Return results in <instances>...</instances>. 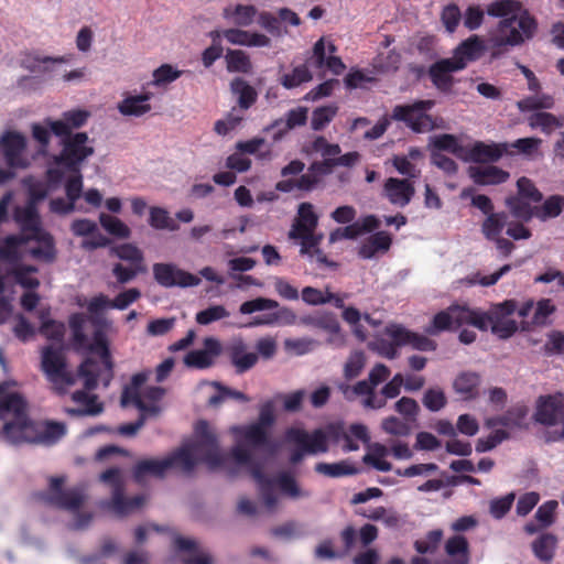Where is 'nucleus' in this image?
I'll return each mask as SVG.
<instances>
[{"label":"nucleus","instance_id":"obj_1","mask_svg":"<svg viewBox=\"0 0 564 564\" xmlns=\"http://www.w3.org/2000/svg\"><path fill=\"white\" fill-rule=\"evenodd\" d=\"M37 317L41 321L39 332L54 344L45 346L41 350V369L52 384L56 393L63 395L69 393L76 387L79 379L83 380L85 390H76L70 393L76 408H66L70 415H97L102 412V404L98 402L94 390L101 381L108 386L112 378V362L108 349V341L104 328H110L111 322L104 319L90 338L84 333L88 318L84 314H74L69 318V327L73 333V345L79 351H88L99 357V361L87 358L74 375L67 369L64 351L61 346L64 337V324L51 319L48 308H40Z\"/></svg>","mask_w":564,"mask_h":564},{"label":"nucleus","instance_id":"obj_2","mask_svg":"<svg viewBox=\"0 0 564 564\" xmlns=\"http://www.w3.org/2000/svg\"><path fill=\"white\" fill-rule=\"evenodd\" d=\"M273 422L274 406L272 402H268L262 405L257 422L231 426L229 431L235 445L228 455L220 448L215 430L207 422L200 421L195 425L193 437L178 451L164 458L139 462L134 467V478L142 481L148 475L160 477L171 468L191 471L198 463H203L213 470L232 473L231 465L246 468L262 482L258 471V458H261L262 452L268 453V458L275 452V446L269 438ZM261 485L265 489V484Z\"/></svg>","mask_w":564,"mask_h":564},{"label":"nucleus","instance_id":"obj_3","mask_svg":"<svg viewBox=\"0 0 564 564\" xmlns=\"http://www.w3.org/2000/svg\"><path fill=\"white\" fill-rule=\"evenodd\" d=\"M0 420L4 422V434L11 444H54L61 440L66 427L57 422L34 423L28 415V404L18 391V382L0 383Z\"/></svg>","mask_w":564,"mask_h":564},{"label":"nucleus","instance_id":"obj_4","mask_svg":"<svg viewBox=\"0 0 564 564\" xmlns=\"http://www.w3.org/2000/svg\"><path fill=\"white\" fill-rule=\"evenodd\" d=\"M58 138L61 150L46 162L45 181L26 178L25 186L34 200H41L59 188L63 180L82 174V166L94 155V140L85 132H75Z\"/></svg>","mask_w":564,"mask_h":564},{"label":"nucleus","instance_id":"obj_5","mask_svg":"<svg viewBox=\"0 0 564 564\" xmlns=\"http://www.w3.org/2000/svg\"><path fill=\"white\" fill-rule=\"evenodd\" d=\"M26 206L18 207L14 213L15 221L21 228L19 236H9L0 241V260L12 261L29 254L35 260L53 262L56 258V248L53 237L46 232L40 223L34 200Z\"/></svg>","mask_w":564,"mask_h":564},{"label":"nucleus","instance_id":"obj_6","mask_svg":"<svg viewBox=\"0 0 564 564\" xmlns=\"http://www.w3.org/2000/svg\"><path fill=\"white\" fill-rule=\"evenodd\" d=\"M370 436L366 425L355 423L348 430L340 425L328 424L326 426L307 432L301 427H291L285 433V442L293 448L290 460L296 464L306 455H318L328 452L329 443L343 442L344 452L359 449V443H369Z\"/></svg>","mask_w":564,"mask_h":564},{"label":"nucleus","instance_id":"obj_7","mask_svg":"<svg viewBox=\"0 0 564 564\" xmlns=\"http://www.w3.org/2000/svg\"><path fill=\"white\" fill-rule=\"evenodd\" d=\"M487 13L502 18L489 37L492 47L516 46L533 35L535 22L518 0L495 1L488 6Z\"/></svg>","mask_w":564,"mask_h":564},{"label":"nucleus","instance_id":"obj_8","mask_svg":"<svg viewBox=\"0 0 564 564\" xmlns=\"http://www.w3.org/2000/svg\"><path fill=\"white\" fill-rule=\"evenodd\" d=\"M145 373L133 376L131 383L124 389L121 397L123 406L134 405L141 413L140 419L135 423L124 424L119 427L122 435H134L144 424L148 417L156 416L161 406L159 401L163 397V389L159 387H145Z\"/></svg>","mask_w":564,"mask_h":564},{"label":"nucleus","instance_id":"obj_9","mask_svg":"<svg viewBox=\"0 0 564 564\" xmlns=\"http://www.w3.org/2000/svg\"><path fill=\"white\" fill-rule=\"evenodd\" d=\"M65 476L50 478L46 500L51 505L72 514L70 528L75 530L85 529L93 520V514L89 511L83 510L87 500L86 491L80 486L65 488Z\"/></svg>","mask_w":564,"mask_h":564},{"label":"nucleus","instance_id":"obj_10","mask_svg":"<svg viewBox=\"0 0 564 564\" xmlns=\"http://www.w3.org/2000/svg\"><path fill=\"white\" fill-rule=\"evenodd\" d=\"M410 345L421 351H433L436 349V343L424 335L409 332L402 325L388 324L383 330L376 335V338L369 343V348L380 356L394 359L398 356V347Z\"/></svg>","mask_w":564,"mask_h":564},{"label":"nucleus","instance_id":"obj_11","mask_svg":"<svg viewBox=\"0 0 564 564\" xmlns=\"http://www.w3.org/2000/svg\"><path fill=\"white\" fill-rule=\"evenodd\" d=\"M317 221L318 217L314 212L313 205L310 203L300 204L297 217L289 232V238L300 241V252L302 256H306L311 260L323 262L325 257L318 247L323 239V235H317L315 232Z\"/></svg>","mask_w":564,"mask_h":564},{"label":"nucleus","instance_id":"obj_12","mask_svg":"<svg viewBox=\"0 0 564 564\" xmlns=\"http://www.w3.org/2000/svg\"><path fill=\"white\" fill-rule=\"evenodd\" d=\"M517 310L512 300L492 305L487 312L474 310L473 326L480 330L490 329L501 339L511 337L518 329V323L513 318Z\"/></svg>","mask_w":564,"mask_h":564},{"label":"nucleus","instance_id":"obj_13","mask_svg":"<svg viewBox=\"0 0 564 564\" xmlns=\"http://www.w3.org/2000/svg\"><path fill=\"white\" fill-rule=\"evenodd\" d=\"M256 312L264 313L254 316L251 322L247 324L248 327L286 326L294 325L297 322V316L291 308L280 306V304L272 299L257 297L246 301L239 306V313L242 315H251Z\"/></svg>","mask_w":564,"mask_h":564},{"label":"nucleus","instance_id":"obj_14","mask_svg":"<svg viewBox=\"0 0 564 564\" xmlns=\"http://www.w3.org/2000/svg\"><path fill=\"white\" fill-rule=\"evenodd\" d=\"M100 480L111 490V498L100 502V507L116 516L123 517L141 508L147 497L138 495L133 498L123 496L124 475L119 468H109L100 475Z\"/></svg>","mask_w":564,"mask_h":564},{"label":"nucleus","instance_id":"obj_15","mask_svg":"<svg viewBox=\"0 0 564 564\" xmlns=\"http://www.w3.org/2000/svg\"><path fill=\"white\" fill-rule=\"evenodd\" d=\"M265 465V460L258 458V471L261 477L262 484H265V489L262 488L260 480L252 474L256 479L260 494L262 496L263 502L269 510H273L278 505V497L274 494L275 487L280 489V491L293 499H304L311 496V492L300 486V484L295 480V478L286 473L280 474L274 479L265 478L262 475V468Z\"/></svg>","mask_w":564,"mask_h":564},{"label":"nucleus","instance_id":"obj_16","mask_svg":"<svg viewBox=\"0 0 564 564\" xmlns=\"http://www.w3.org/2000/svg\"><path fill=\"white\" fill-rule=\"evenodd\" d=\"M534 419L542 425L557 427L549 437L550 441L564 438V394L541 395L536 400Z\"/></svg>","mask_w":564,"mask_h":564},{"label":"nucleus","instance_id":"obj_17","mask_svg":"<svg viewBox=\"0 0 564 564\" xmlns=\"http://www.w3.org/2000/svg\"><path fill=\"white\" fill-rule=\"evenodd\" d=\"M0 153L7 165L12 169H26L36 156L28 150L26 137L15 130L4 131L0 135Z\"/></svg>","mask_w":564,"mask_h":564},{"label":"nucleus","instance_id":"obj_18","mask_svg":"<svg viewBox=\"0 0 564 564\" xmlns=\"http://www.w3.org/2000/svg\"><path fill=\"white\" fill-rule=\"evenodd\" d=\"M433 106V100H419L410 105H398L393 108L392 118L403 121L414 132H429L436 128L435 120L427 115V111Z\"/></svg>","mask_w":564,"mask_h":564},{"label":"nucleus","instance_id":"obj_19","mask_svg":"<svg viewBox=\"0 0 564 564\" xmlns=\"http://www.w3.org/2000/svg\"><path fill=\"white\" fill-rule=\"evenodd\" d=\"M517 187L518 196L507 198L506 205L514 217L528 221L534 214L531 203L540 202L542 195L527 177H520L517 182Z\"/></svg>","mask_w":564,"mask_h":564},{"label":"nucleus","instance_id":"obj_20","mask_svg":"<svg viewBox=\"0 0 564 564\" xmlns=\"http://www.w3.org/2000/svg\"><path fill=\"white\" fill-rule=\"evenodd\" d=\"M473 316L474 308L466 305H452L433 317L432 323L426 327V333L437 335L444 330L473 325Z\"/></svg>","mask_w":564,"mask_h":564},{"label":"nucleus","instance_id":"obj_21","mask_svg":"<svg viewBox=\"0 0 564 564\" xmlns=\"http://www.w3.org/2000/svg\"><path fill=\"white\" fill-rule=\"evenodd\" d=\"M17 261H6V268L0 264V293L11 283H15L25 290H35L40 286L37 269Z\"/></svg>","mask_w":564,"mask_h":564},{"label":"nucleus","instance_id":"obj_22","mask_svg":"<svg viewBox=\"0 0 564 564\" xmlns=\"http://www.w3.org/2000/svg\"><path fill=\"white\" fill-rule=\"evenodd\" d=\"M152 270L154 280L164 288H191L200 283L197 275L178 268L174 263H155Z\"/></svg>","mask_w":564,"mask_h":564},{"label":"nucleus","instance_id":"obj_23","mask_svg":"<svg viewBox=\"0 0 564 564\" xmlns=\"http://www.w3.org/2000/svg\"><path fill=\"white\" fill-rule=\"evenodd\" d=\"M66 198H55L50 202L51 212L59 215H67L75 210L84 212L80 204L83 189V175L68 176L63 180Z\"/></svg>","mask_w":564,"mask_h":564},{"label":"nucleus","instance_id":"obj_24","mask_svg":"<svg viewBox=\"0 0 564 564\" xmlns=\"http://www.w3.org/2000/svg\"><path fill=\"white\" fill-rule=\"evenodd\" d=\"M70 61L68 56H45L40 54H30L25 56L22 64L25 69L31 73L39 74L50 79H57L61 77L63 65Z\"/></svg>","mask_w":564,"mask_h":564},{"label":"nucleus","instance_id":"obj_25","mask_svg":"<svg viewBox=\"0 0 564 564\" xmlns=\"http://www.w3.org/2000/svg\"><path fill=\"white\" fill-rule=\"evenodd\" d=\"M301 324L318 328L327 334L326 343L334 348H341L346 345V335L341 330L337 318L332 314H318L304 316Z\"/></svg>","mask_w":564,"mask_h":564},{"label":"nucleus","instance_id":"obj_26","mask_svg":"<svg viewBox=\"0 0 564 564\" xmlns=\"http://www.w3.org/2000/svg\"><path fill=\"white\" fill-rule=\"evenodd\" d=\"M507 226V215L505 213H495L488 215L481 224V232L484 237L496 245L497 250L509 256L514 246L511 241L502 237V232Z\"/></svg>","mask_w":564,"mask_h":564},{"label":"nucleus","instance_id":"obj_27","mask_svg":"<svg viewBox=\"0 0 564 564\" xmlns=\"http://www.w3.org/2000/svg\"><path fill=\"white\" fill-rule=\"evenodd\" d=\"M339 390L349 401L360 398L361 404L367 409H381L384 406V399L376 393V388L368 379L360 380L354 386L341 383L339 384Z\"/></svg>","mask_w":564,"mask_h":564},{"label":"nucleus","instance_id":"obj_28","mask_svg":"<svg viewBox=\"0 0 564 564\" xmlns=\"http://www.w3.org/2000/svg\"><path fill=\"white\" fill-rule=\"evenodd\" d=\"M336 46L333 42L319 39L313 48L312 63L317 68H327L334 75H340L346 66L340 57L335 56Z\"/></svg>","mask_w":564,"mask_h":564},{"label":"nucleus","instance_id":"obj_29","mask_svg":"<svg viewBox=\"0 0 564 564\" xmlns=\"http://www.w3.org/2000/svg\"><path fill=\"white\" fill-rule=\"evenodd\" d=\"M74 236L82 237V248L94 250L108 245V239L101 234L96 221L87 218L75 219L70 225Z\"/></svg>","mask_w":564,"mask_h":564},{"label":"nucleus","instance_id":"obj_30","mask_svg":"<svg viewBox=\"0 0 564 564\" xmlns=\"http://www.w3.org/2000/svg\"><path fill=\"white\" fill-rule=\"evenodd\" d=\"M177 556L184 564H214L212 555L195 540L177 536L174 540Z\"/></svg>","mask_w":564,"mask_h":564},{"label":"nucleus","instance_id":"obj_31","mask_svg":"<svg viewBox=\"0 0 564 564\" xmlns=\"http://www.w3.org/2000/svg\"><path fill=\"white\" fill-rule=\"evenodd\" d=\"M224 39L238 46L269 47L271 45V39L267 34L240 28L226 29Z\"/></svg>","mask_w":564,"mask_h":564},{"label":"nucleus","instance_id":"obj_32","mask_svg":"<svg viewBox=\"0 0 564 564\" xmlns=\"http://www.w3.org/2000/svg\"><path fill=\"white\" fill-rule=\"evenodd\" d=\"M152 93L126 94L122 100L117 105L118 111L124 117H141L152 110L150 100Z\"/></svg>","mask_w":564,"mask_h":564},{"label":"nucleus","instance_id":"obj_33","mask_svg":"<svg viewBox=\"0 0 564 564\" xmlns=\"http://www.w3.org/2000/svg\"><path fill=\"white\" fill-rule=\"evenodd\" d=\"M89 116L90 113L86 110L73 109L63 112L61 119L50 121L48 124H51L55 137L73 134L72 130L83 127Z\"/></svg>","mask_w":564,"mask_h":564},{"label":"nucleus","instance_id":"obj_34","mask_svg":"<svg viewBox=\"0 0 564 564\" xmlns=\"http://www.w3.org/2000/svg\"><path fill=\"white\" fill-rule=\"evenodd\" d=\"M383 193L391 204L403 207L410 203L414 195V187L409 180L390 177L384 183Z\"/></svg>","mask_w":564,"mask_h":564},{"label":"nucleus","instance_id":"obj_35","mask_svg":"<svg viewBox=\"0 0 564 564\" xmlns=\"http://www.w3.org/2000/svg\"><path fill=\"white\" fill-rule=\"evenodd\" d=\"M204 349L189 351L184 357V362L188 367L207 368L213 364V360L220 352V344L214 337H208L204 341Z\"/></svg>","mask_w":564,"mask_h":564},{"label":"nucleus","instance_id":"obj_36","mask_svg":"<svg viewBox=\"0 0 564 564\" xmlns=\"http://www.w3.org/2000/svg\"><path fill=\"white\" fill-rule=\"evenodd\" d=\"M482 51V41L477 35H473L459 44L449 59L453 61L454 68L463 69L469 62L477 59Z\"/></svg>","mask_w":564,"mask_h":564},{"label":"nucleus","instance_id":"obj_37","mask_svg":"<svg viewBox=\"0 0 564 564\" xmlns=\"http://www.w3.org/2000/svg\"><path fill=\"white\" fill-rule=\"evenodd\" d=\"M228 355L237 372H245L258 361V355L248 350L247 345L240 338L234 339L228 346Z\"/></svg>","mask_w":564,"mask_h":564},{"label":"nucleus","instance_id":"obj_38","mask_svg":"<svg viewBox=\"0 0 564 564\" xmlns=\"http://www.w3.org/2000/svg\"><path fill=\"white\" fill-rule=\"evenodd\" d=\"M259 11L252 4L235 3L224 8L223 17L235 25L246 28L251 25Z\"/></svg>","mask_w":564,"mask_h":564},{"label":"nucleus","instance_id":"obj_39","mask_svg":"<svg viewBox=\"0 0 564 564\" xmlns=\"http://www.w3.org/2000/svg\"><path fill=\"white\" fill-rule=\"evenodd\" d=\"M469 176L478 185H498L509 178V173L494 165L470 166Z\"/></svg>","mask_w":564,"mask_h":564},{"label":"nucleus","instance_id":"obj_40","mask_svg":"<svg viewBox=\"0 0 564 564\" xmlns=\"http://www.w3.org/2000/svg\"><path fill=\"white\" fill-rule=\"evenodd\" d=\"M377 227V219L373 216H367L351 225L334 230L329 236V241L336 242L343 239H352L359 235H362L364 232L371 231Z\"/></svg>","mask_w":564,"mask_h":564},{"label":"nucleus","instance_id":"obj_41","mask_svg":"<svg viewBox=\"0 0 564 564\" xmlns=\"http://www.w3.org/2000/svg\"><path fill=\"white\" fill-rule=\"evenodd\" d=\"M390 245L391 237L384 231H379L362 241L359 248V256L364 259H371L379 253L386 252Z\"/></svg>","mask_w":564,"mask_h":564},{"label":"nucleus","instance_id":"obj_42","mask_svg":"<svg viewBox=\"0 0 564 564\" xmlns=\"http://www.w3.org/2000/svg\"><path fill=\"white\" fill-rule=\"evenodd\" d=\"M453 386L455 392L463 399H474L478 394L480 377L476 372L464 371L456 377Z\"/></svg>","mask_w":564,"mask_h":564},{"label":"nucleus","instance_id":"obj_43","mask_svg":"<svg viewBox=\"0 0 564 564\" xmlns=\"http://www.w3.org/2000/svg\"><path fill=\"white\" fill-rule=\"evenodd\" d=\"M445 553L451 564H468L469 545L467 539L463 535L449 538L445 543Z\"/></svg>","mask_w":564,"mask_h":564},{"label":"nucleus","instance_id":"obj_44","mask_svg":"<svg viewBox=\"0 0 564 564\" xmlns=\"http://www.w3.org/2000/svg\"><path fill=\"white\" fill-rule=\"evenodd\" d=\"M506 151H508V143L476 142L470 150L469 159L477 162L497 161Z\"/></svg>","mask_w":564,"mask_h":564},{"label":"nucleus","instance_id":"obj_45","mask_svg":"<svg viewBox=\"0 0 564 564\" xmlns=\"http://www.w3.org/2000/svg\"><path fill=\"white\" fill-rule=\"evenodd\" d=\"M460 70V68H454L453 61L449 58L442 59L434 64L430 69V76L433 84L441 90L449 89L452 85V73Z\"/></svg>","mask_w":564,"mask_h":564},{"label":"nucleus","instance_id":"obj_46","mask_svg":"<svg viewBox=\"0 0 564 564\" xmlns=\"http://www.w3.org/2000/svg\"><path fill=\"white\" fill-rule=\"evenodd\" d=\"M50 121H55V119L46 118L42 122H35L31 126L32 138L39 143L40 148L35 155H42L46 158V162L48 161V156L53 153L48 152V145L51 142V137L53 133Z\"/></svg>","mask_w":564,"mask_h":564},{"label":"nucleus","instance_id":"obj_47","mask_svg":"<svg viewBox=\"0 0 564 564\" xmlns=\"http://www.w3.org/2000/svg\"><path fill=\"white\" fill-rule=\"evenodd\" d=\"M528 124L531 129H540L545 134H551L558 128L564 126V122L550 112L535 111L527 118Z\"/></svg>","mask_w":564,"mask_h":564},{"label":"nucleus","instance_id":"obj_48","mask_svg":"<svg viewBox=\"0 0 564 564\" xmlns=\"http://www.w3.org/2000/svg\"><path fill=\"white\" fill-rule=\"evenodd\" d=\"M389 452V448L380 443L370 444L367 454L364 456V463L377 470L389 471L392 469V465L386 459Z\"/></svg>","mask_w":564,"mask_h":564},{"label":"nucleus","instance_id":"obj_49","mask_svg":"<svg viewBox=\"0 0 564 564\" xmlns=\"http://www.w3.org/2000/svg\"><path fill=\"white\" fill-rule=\"evenodd\" d=\"M314 469L317 474L329 478H338L355 475L357 473V469L348 460H340L337 463H317Z\"/></svg>","mask_w":564,"mask_h":564},{"label":"nucleus","instance_id":"obj_50","mask_svg":"<svg viewBox=\"0 0 564 564\" xmlns=\"http://www.w3.org/2000/svg\"><path fill=\"white\" fill-rule=\"evenodd\" d=\"M149 225L156 230L176 231L177 223L171 217L170 213L162 207H150Z\"/></svg>","mask_w":564,"mask_h":564},{"label":"nucleus","instance_id":"obj_51","mask_svg":"<svg viewBox=\"0 0 564 564\" xmlns=\"http://www.w3.org/2000/svg\"><path fill=\"white\" fill-rule=\"evenodd\" d=\"M225 59L230 73H249L252 68L248 54L241 50H229Z\"/></svg>","mask_w":564,"mask_h":564},{"label":"nucleus","instance_id":"obj_52","mask_svg":"<svg viewBox=\"0 0 564 564\" xmlns=\"http://www.w3.org/2000/svg\"><path fill=\"white\" fill-rule=\"evenodd\" d=\"M99 223L109 235L115 237L126 239L131 235L130 228L120 218L110 214L100 213Z\"/></svg>","mask_w":564,"mask_h":564},{"label":"nucleus","instance_id":"obj_53","mask_svg":"<svg viewBox=\"0 0 564 564\" xmlns=\"http://www.w3.org/2000/svg\"><path fill=\"white\" fill-rule=\"evenodd\" d=\"M183 72L171 64H162L152 73L151 85L154 87H164L177 80Z\"/></svg>","mask_w":564,"mask_h":564},{"label":"nucleus","instance_id":"obj_54","mask_svg":"<svg viewBox=\"0 0 564 564\" xmlns=\"http://www.w3.org/2000/svg\"><path fill=\"white\" fill-rule=\"evenodd\" d=\"M236 148L238 151L247 154H253L260 160H269L271 158V149L262 138L240 141L237 143Z\"/></svg>","mask_w":564,"mask_h":564},{"label":"nucleus","instance_id":"obj_55","mask_svg":"<svg viewBox=\"0 0 564 564\" xmlns=\"http://www.w3.org/2000/svg\"><path fill=\"white\" fill-rule=\"evenodd\" d=\"M313 76L306 65L294 67L290 73L281 76L280 83L286 89H293L300 85L312 80Z\"/></svg>","mask_w":564,"mask_h":564},{"label":"nucleus","instance_id":"obj_56","mask_svg":"<svg viewBox=\"0 0 564 564\" xmlns=\"http://www.w3.org/2000/svg\"><path fill=\"white\" fill-rule=\"evenodd\" d=\"M77 305L86 307L94 319L105 311L112 308L111 300L105 294H98L90 300L79 296L77 297Z\"/></svg>","mask_w":564,"mask_h":564},{"label":"nucleus","instance_id":"obj_57","mask_svg":"<svg viewBox=\"0 0 564 564\" xmlns=\"http://www.w3.org/2000/svg\"><path fill=\"white\" fill-rule=\"evenodd\" d=\"M231 90L238 97V104L242 109H248L257 99L254 88L243 79L232 80Z\"/></svg>","mask_w":564,"mask_h":564},{"label":"nucleus","instance_id":"obj_58","mask_svg":"<svg viewBox=\"0 0 564 564\" xmlns=\"http://www.w3.org/2000/svg\"><path fill=\"white\" fill-rule=\"evenodd\" d=\"M564 206V198L561 196H551L540 207H533V216L541 220L557 217Z\"/></svg>","mask_w":564,"mask_h":564},{"label":"nucleus","instance_id":"obj_59","mask_svg":"<svg viewBox=\"0 0 564 564\" xmlns=\"http://www.w3.org/2000/svg\"><path fill=\"white\" fill-rule=\"evenodd\" d=\"M111 252L120 260L134 267H143V252L132 243H122L111 249Z\"/></svg>","mask_w":564,"mask_h":564},{"label":"nucleus","instance_id":"obj_60","mask_svg":"<svg viewBox=\"0 0 564 564\" xmlns=\"http://www.w3.org/2000/svg\"><path fill=\"white\" fill-rule=\"evenodd\" d=\"M556 547V539L550 533L540 535L532 544L536 557L542 561H549L553 557Z\"/></svg>","mask_w":564,"mask_h":564},{"label":"nucleus","instance_id":"obj_61","mask_svg":"<svg viewBox=\"0 0 564 564\" xmlns=\"http://www.w3.org/2000/svg\"><path fill=\"white\" fill-rule=\"evenodd\" d=\"M430 143L437 150L436 152L448 151L458 158H464L463 147L452 134L434 135L430 139Z\"/></svg>","mask_w":564,"mask_h":564},{"label":"nucleus","instance_id":"obj_62","mask_svg":"<svg viewBox=\"0 0 564 564\" xmlns=\"http://www.w3.org/2000/svg\"><path fill=\"white\" fill-rule=\"evenodd\" d=\"M554 105V99L550 95H536L527 97L518 101L517 106L521 112L550 109Z\"/></svg>","mask_w":564,"mask_h":564},{"label":"nucleus","instance_id":"obj_63","mask_svg":"<svg viewBox=\"0 0 564 564\" xmlns=\"http://www.w3.org/2000/svg\"><path fill=\"white\" fill-rule=\"evenodd\" d=\"M362 516L373 521H381L388 528H397L400 523L398 513L391 509H386L384 507L370 509L362 512Z\"/></svg>","mask_w":564,"mask_h":564},{"label":"nucleus","instance_id":"obj_64","mask_svg":"<svg viewBox=\"0 0 564 564\" xmlns=\"http://www.w3.org/2000/svg\"><path fill=\"white\" fill-rule=\"evenodd\" d=\"M230 315L229 311L224 305H210L207 308L199 311L195 319L199 325H208L213 322L224 319Z\"/></svg>","mask_w":564,"mask_h":564}]
</instances>
